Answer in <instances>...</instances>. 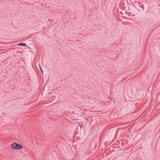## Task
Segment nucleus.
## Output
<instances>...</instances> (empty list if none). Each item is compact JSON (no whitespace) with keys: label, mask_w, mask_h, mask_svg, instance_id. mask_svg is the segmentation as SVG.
Here are the masks:
<instances>
[{"label":"nucleus","mask_w":160,"mask_h":160,"mask_svg":"<svg viewBox=\"0 0 160 160\" xmlns=\"http://www.w3.org/2000/svg\"><path fill=\"white\" fill-rule=\"evenodd\" d=\"M78 125L80 126V128H82L83 126V124L82 122H79L78 123Z\"/></svg>","instance_id":"nucleus-3"},{"label":"nucleus","mask_w":160,"mask_h":160,"mask_svg":"<svg viewBox=\"0 0 160 160\" xmlns=\"http://www.w3.org/2000/svg\"><path fill=\"white\" fill-rule=\"evenodd\" d=\"M19 46H25L26 45V44L25 43H21L18 44Z\"/></svg>","instance_id":"nucleus-2"},{"label":"nucleus","mask_w":160,"mask_h":160,"mask_svg":"<svg viewBox=\"0 0 160 160\" xmlns=\"http://www.w3.org/2000/svg\"><path fill=\"white\" fill-rule=\"evenodd\" d=\"M40 70H41V72H43V71L42 70V67H41L40 66Z\"/></svg>","instance_id":"nucleus-4"},{"label":"nucleus","mask_w":160,"mask_h":160,"mask_svg":"<svg viewBox=\"0 0 160 160\" xmlns=\"http://www.w3.org/2000/svg\"><path fill=\"white\" fill-rule=\"evenodd\" d=\"M12 148L14 150L21 149L23 146L21 144H20L16 142H14L11 145Z\"/></svg>","instance_id":"nucleus-1"}]
</instances>
